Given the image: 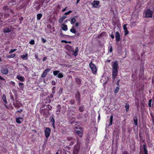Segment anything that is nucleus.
Returning a JSON list of instances; mask_svg holds the SVG:
<instances>
[{
    "label": "nucleus",
    "mask_w": 154,
    "mask_h": 154,
    "mask_svg": "<svg viewBox=\"0 0 154 154\" xmlns=\"http://www.w3.org/2000/svg\"><path fill=\"white\" fill-rule=\"evenodd\" d=\"M89 66L93 74H95L97 73V69L95 64L91 61L89 63Z\"/></svg>",
    "instance_id": "nucleus-1"
},
{
    "label": "nucleus",
    "mask_w": 154,
    "mask_h": 154,
    "mask_svg": "<svg viewBox=\"0 0 154 154\" xmlns=\"http://www.w3.org/2000/svg\"><path fill=\"white\" fill-rule=\"evenodd\" d=\"M152 11H151L150 9H148L145 12V17H152Z\"/></svg>",
    "instance_id": "nucleus-2"
},
{
    "label": "nucleus",
    "mask_w": 154,
    "mask_h": 154,
    "mask_svg": "<svg viewBox=\"0 0 154 154\" xmlns=\"http://www.w3.org/2000/svg\"><path fill=\"white\" fill-rule=\"evenodd\" d=\"M80 146L77 144L74 146V149L73 152V154H78L80 149Z\"/></svg>",
    "instance_id": "nucleus-3"
},
{
    "label": "nucleus",
    "mask_w": 154,
    "mask_h": 154,
    "mask_svg": "<svg viewBox=\"0 0 154 154\" xmlns=\"http://www.w3.org/2000/svg\"><path fill=\"white\" fill-rule=\"evenodd\" d=\"M100 2L98 1H94L92 3H91L93 8H99L100 6L99 5Z\"/></svg>",
    "instance_id": "nucleus-4"
},
{
    "label": "nucleus",
    "mask_w": 154,
    "mask_h": 154,
    "mask_svg": "<svg viewBox=\"0 0 154 154\" xmlns=\"http://www.w3.org/2000/svg\"><path fill=\"white\" fill-rule=\"evenodd\" d=\"M118 62L117 61H115L114 63L112 65V70H118Z\"/></svg>",
    "instance_id": "nucleus-5"
},
{
    "label": "nucleus",
    "mask_w": 154,
    "mask_h": 154,
    "mask_svg": "<svg viewBox=\"0 0 154 154\" xmlns=\"http://www.w3.org/2000/svg\"><path fill=\"white\" fill-rule=\"evenodd\" d=\"M51 130L49 128H47L45 130V135L46 138H48L50 134Z\"/></svg>",
    "instance_id": "nucleus-6"
},
{
    "label": "nucleus",
    "mask_w": 154,
    "mask_h": 154,
    "mask_svg": "<svg viewBox=\"0 0 154 154\" xmlns=\"http://www.w3.org/2000/svg\"><path fill=\"white\" fill-rule=\"evenodd\" d=\"M54 115H52L51 116H50L49 118L50 122L52 124V126L54 128H55L54 122L55 120L54 118Z\"/></svg>",
    "instance_id": "nucleus-7"
},
{
    "label": "nucleus",
    "mask_w": 154,
    "mask_h": 154,
    "mask_svg": "<svg viewBox=\"0 0 154 154\" xmlns=\"http://www.w3.org/2000/svg\"><path fill=\"white\" fill-rule=\"evenodd\" d=\"M75 97L76 98V100L78 101V103H79L80 102V94L79 91H77L76 93Z\"/></svg>",
    "instance_id": "nucleus-8"
},
{
    "label": "nucleus",
    "mask_w": 154,
    "mask_h": 154,
    "mask_svg": "<svg viewBox=\"0 0 154 154\" xmlns=\"http://www.w3.org/2000/svg\"><path fill=\"white\" fill-rule=\"evenodd\" d=\"M115 38L116 41L117 42H119L121 39L120 34L118 31L116 32Z\"/></svg>",
    "instance_id": "nucleus-9"
},
{
    "label": "nucleus",
    "mask_w": 154,
    "mask_h": 154,
    "mask_svg": "<svg viewBox=\"0 0 154 154\" xmlns=\"http://www.w3.org/2000/svg\"><path fill=\"white\" fill-rule=\"evenodd\" d=\"M118 70H112V78L114 80L118 76Z\"/></svg>",
    "instance_id": "nucleus-10"
},
{
    "label": "nucleus",
    "mask_w": 154,
    "mask_h": 154,
    "mask_svg": "<svg viewBox=\"0 0 154 154\" xmlns=\"http://www.w3.org/2000/svg\"><path fill=\"white\" fill-rule=\"evenodd\" d=\"M127 25V24H124L123 26V28L124 30V35L125 36H126L129 33V32L128 30L127 27H126V26Z\"/></svg>",
    "instance_id": "nucleus-11"
},
{
    "label": "nucleus",
    "mask_w": 154,
    "mask_h": 154,
    "mask_svg": "<svg viewBox=\"0 0 154 154\" xmlns=\"http://www.w3.org/2000/svg\"><path fill=\"white\" fill-rule=\"evenodd\" d=\"M51 70V69L48 68L46 69L43 72L42 75L41 77H45L47 74V73L49 72Z\"/></svg>",
    "instance_id": "nucleus-12"
},
{
    "label": "nucleus",
    "mask_w": 154,
    "mask_h": 154,
    "mask_svg": "<svg viewBox=\"0 0 154 154\" xmlns=\"http://www.w3.org/2000/svg\"><path fill=\"white\" fill-rule=\"evenodd\" d=\"M33 10L34 11H37L38 9V2H35L33 6Z\"/></svg>",
    "instance_id": "nucleus-13"
},
{
    "label": "nucleus",
    "mask_w": 154,
    "mask_h": 154,
    "mask_svg": "<svg viewBox=\"0 0 154 154\" xmlns=\"http://www.w3.org/2000/svg\"><path fill=\"white\" fill-rule=\"evenodd\" d=\"M8 4L10 6H12L16 5V3L15 0H9L8 1Z\"/></svg>",
    "instance_id": "nucleus-14"
},
{
    "label": "nucleus",
    "mask_w": 154,
    "mask_h": 154,
    "mask_svg": "<svg viewBox=\"0 0 154 154\" xmlns=\"http://www.w3.org/2000/svg\"><path fill=\"white\" fill-rule=\"evenodd\" d=\"M1 72L5 75L7 74L8 72V70L7 68L3 69L1 70Z\"/></svg>",
    "instance_id": "nucleus-15"
},
{
    "label": "nucleus",
    "mask_w": 154,
    "mask_h": 154,
    "mask_svg": "<svg viewBox=\"0 0 154 154\" xmlns=\"http://www.w3.org/2000/svg\"><path fill=\"white\" fill-rule=\"evenodd\" d=\"M16 122L18 124H20L23 121V119L21 117H19L16 119Z\"/></svg>",
    "instance_id": "nucleus-16"
},
{
    "label": "nucleus",
    "mask_w": 154,
    "mask_h": 154,
    "mask_svg": "<svg viewBox=\"0 0 154 154\" xmlns=\"http://www.w3.org/2000/svg\"><path fill=\"white\" fill-rule=\"evenodd\" d=\"M17 78L21 82H23L24 81L25 78L23 76L20 75H17Z\"/></svg>",
    "instance_id": "nucleus-17"
},
{
    "label": "nucleus",
    "mask_w": 154,
    "mask_h": 154,
    "mask_svg": "<svg viewBox=\"0 0 154 154\" xmlns=\"http://www.w3.org/2000/svg\"><path fill=\"white\" fill-rule=\"evenodd\" d=\"M3 9L5 11L9 12L8 10H10V8L7 5H5L3 7Z\"/></svg>",
    "instance_id": "nucleus-18"
},
{
    "label": "nucleus",
    "mask_w": 154,
    "mask_h": 154,
    "mask_svg": "<svg viewBox=\"0 0 154 154\" xmlns=\"http://www.w3.org/2000/svg\"><path fill=\"white\" fill-rule=\"evenodd\" d=\"M61 28L62 29L65 31H66L67 30V26L65 24H62L61 26Z\"/></svg>",
    "instance_id": "nucleus-19"
},
{
    "label": "nucleus",
    "mask_w": 154,
    "mask_h": 154,
    "mask_svg": "<svg viewBox=\"0 0 154 154\" xmlns=\"http://www.w3.org/2000/svg\"><path fill=\"white\" fill-rule=\"evenodd\" d=\"M11 29L9 28H6L3 30V32L4 33H8L11 31Z\"/></svg>",
    "instance_id": "nucleus-20"
},
{
    "label": "nucleus",
    "mask_w": 154,
    "mask_h": 154,
    "mask_svg": "<svg viewBox=\"0 0 154 154\" xmlns=\"http://www.w3.org/2000/svg\"><path fill=\"white\" fill-rule=\"evenodd\" d=\"M144 154H148L146 146L145 144H144L143 146Z\"/></svg>",
    "instance_id": "nucleus-21"
},
{
    "label": "nucleus",
    "mask_w": 154,
    "mask_h": 154,
    "mask_svg": "<svg viewBox=\"0 0 154 154\" xmlns=\"http://www.w3.org/2000/svg\"><path fill=\"white\" fill-rule=\"evenodd\" d=\"M57 109L56 111V113L58 114L60 111L61 107L60 105H58L57 106Z\"/></svg>",
    "instance_id": "nucleus-22"
},
{
    "label": "nucleus",
    "mask_w": 154,
    "mask_h": 154,
    "mask_svg": "<svg viewBox=\"0 0 154 154\" xmlns=\"http://www.w3.org/2000/svg\"><path fill=\"white\" fill-rule=\"evenodd\" d=\"M75 80L76 82V83L78 84V85H80L81 84V80L79 79V78H76L75 79Z\"/></svg>",
    "instance_id": "nucleus-23"
},
{
    "label": "nucleus",
    "mask_w": 154,
    "mask_h": 154,
    "mask_svg": "<svg viewBox=\"0 0 154 154\" xmlns=\"http://www.w3.org/2000/svg\"><path fill=\"white\" fill-rule=\"evenodd\" d=\"M28 54H26L25 55H23L21 56V58L23 60H26L28 58L27 57Z\"/></svg>",
    "instance_id": "nucleus-24"
},
{
    "label": "nucleus",
    "mask_w": 154,
    "mask_h": 154,
    "mask_svg": "<svg viewBox=\"0 0 154 154\" xmlns=\"http://www.w3.org/2000/svg\"><path fill=\"white\" fill-rule=\"evenodd\" d=\"M76 134L79 135L80 137H82V132L80 131H76Z\"/></svg>",
    "instance_id": "nucleus-25"
},
{
    "label": "nucleus",
    "mask_w": 154,
    "mask_h": 154,
    "mask_svg": "<svg viewBox=\"0 0 154 154\" xmlns=\"http://www.w3.org/2000/svg\"><path fill=\"white\" fill-rule=\"evenodd\" d=\"M113 116L111 115L110 116V122L109 124V126H110L112 125V121H113Z\"/></svg>",
    "instance_id": "nucleus-26"
},
{
    "label": "nucleus",
    "mask_w": 154,
    "mask_h": 154,
    "mask_svg": "<svg viewBox=\"0 0 154 154\" xmlns=\"http://www.w3.org/2000/svg\"><path fill=\"white\" fill-rule=\"evenodd\" d=\"M67 139L69 141H75V139L72 137H68Z\"/></svg>",
    "instance_id": "nucleus-27"
},
{
    "label": "nucleus",
    "mask_w": 154,
    "mask_h": 154,
    "mask_svg": "<svg viewBox=\"0 0 154 154\" xmlns=\"http://www.w3.org/2000/svg\"><path fill=\"white\" fill-rule=\"evenodd\" d=\"M2 98L3 101L5 102V103H7V101L6 100L5 96L4 94H3V95Z\"/></svg>",
    "instance_id": "nucleus-28"
},
{
    "label": "nucleus",
    "mask_w": 154,
    "mask_h": 154,
    "mask_svg": "<svg viewBox=\"0 0 154 154\" xmlns=\"http://www.w3.org/2000/svg\"><path fill=\"white\" fill-rule=\"evenodd\" d=\"M70 31L73 33H75L76 32L74 28V27H72L70 30Z\"/></svg>",
    "instance_id": "nucleus-29"
},
{
    "label": "nucleus",
    "mask_w": 154,
    "mask_h": 154,
    "mask_svg": "<svg viewBox=\"0 0 154 154\" xmlns=\"http://www.w3.org/2000/svg\"><path fill=\"white\" fill-rule=\"evenodd\" d=\"M125 109L126 112H128L129 110V105L128 104L126 103L125 106Z\"/></svg>",
    "instance_id": "nucleus-30"
},
{
    "label": "nucleus",
    "mask_w": 154,
    "mask_h": 154,
    "mask_svg": "<svg viewBox=\"0 0 154 154\" xmlns=\"http://www.w3.org/2000/svg\"><path fill=\"white\" fill-rule=\"evenodd\" d=\"M83 115L82 114H79V116L77 117V118L79 119H81L83 118Z\"/></svg>",
    "instance_id": "nucleus-31"
},
{
    "label": "nucleus",
    "mask_w": 154,
    "mask_h": 154,
    "mask_svg": "<svg viewBox=\"0 0 154 154\" xmlns=\"http://www.w3.org/2000/svg\"><path fill=\"white\" fill-rule=\"evenodd\" d=\"M16 54H13L9 55H7L6 56V57L8 58H13L15 57Z\"/></svg>",
    "instance_id": "nucleus-32"
},
{
    "label": "nucleus",
    "mask_w": 154,
    "mask_h": 154,
    "mask_svg": "<svg viewBox=\"0 0 154 154\" xmlns=\"http://www.w3.org/2000/svg\"><path fill=\"white\" fill-rule=\"evenodd\" d=\"M76 22V19H75L73 17L72 19H71V24H73L74 23H75Z\"/></svg>",
    "instance_id": "nucleus-33"
},
{
    "label": "nucleus",
    "mask_w": 154,
    "mask_h": 154,
    "mask_svg": "<svg viewBox=\"0 0 154 154\" xmlns=\"http://www.w3.org/2000/svg\"><path fill=\"white\" fill-rule=\"evenodd\" d=\"M60 72V71L57 70V71H53V74L54 75L56 76V75H58V74Z\"/></svg>",
    "instance_id": "nucleus-34"
},
{
    "label": "nucleus",
    "mask_w": 154,
    "mask_h": 154,
    "mask_svg": "<svg viewBox=\"0 0 154 154\" xmlns=\"http://www.w3.org/2000/svg\"><path fill=\"white\" fill-rule=\"evenodd\" d=\"M63 76V74L62 73H60V72L57 75V77L59 78H62Z\"/></svg>",
    "instance_id": "nucleus-35"
},
{
    "label": "nucleus",
    "mask_w": 154,
    "mask_h": 154,
    "mask_svg": "<svg viewBox=\"0 0 154 154\" xmlns=\"http://www.w3.org/2000/svg\"><path fill=\"white\" fill-rule=\"evenodd\" d=\"M84 109V106H80L79 107V110L80 112H82L83 111Z\"/></svg>",
    "instance_id": "nucleus-36"
},
{
    "label": "nucleus",
    "mask_w": 154,
    "mask_h": 154,
    "mask_svg": "<svg viewBox=\"0 0 154 154\" xmlns=\"http://www.w3.org/2000/svg\"><path fill=\"white\" fill-rule=\"evenodd\" d=\"M119 87H117L115 89L114 92L115 93H116L119 91Z\"/></svg>",
    "instance_id": "nucleus-37"
},
{
    "label": "nucleus",
    "mask_w": 154,
    "mask_h": 154,
    "mask_svg": "<svg viewBox=\"0 0 154 154\" xmlns=\"http://www.w3.org/2000/svg\"><path fill=\"white\" fill-rule=\"evenodd\" d=\"M55 89L56 87L55 86L53 87L52 88V92L53 94H54L55 93Z\"/></svg>",
    "instance_id": "nucleus-38"
},
{
    "label": "nucleus",
    "mask_w": 154,
    "mask_h": 154,
    "mask_svg": "<svg viewBox=\"0 0 154 154\" xmlns=\"http://www.w3.org/2000/svg\"><path fill=\"white\" fill-rule=\"evenodd\" d=\"M52 107H51L49 105H48L47 107H46V109L47 110L49 109L51 110L52 109Z\"/></svg>",
    "instance_id": "nucleus-39"
},
{
    "label": "nucleus",
    "mask_w": 154,
    "mask_h": 154,
    "mask_svg": "<svg viewBox=\"0 0 154 154\" xmlns=\"http://www.w3.org/2000/svg\"><path fill=\"white\" fill-rule=\"evenodd\" d=\"M72 11H68V12H66V13H65L64 14L65 15H68L69 14L71 13L72 12Z\"/></svg>",
    "instance_id": "nucleus-40"
},
{
    "label": "nucleus",
    "mask_w": 154,
    "mask_h": 154,
    "mask_svg": "<svg viewBox=\"0 0 154 154\" xmlns=\"http://www.w3.org/2000/svg\"><path fill=\"white\" fill-rule=\"evenodd\" d=\"M16 49H11L9 51V53L11 54L16 51Z\"/></svg>",
    "instance_id": "nucleus-41"
},
{
    "label": "nucleus",
    "mask_w": 154,
    "mask_h": 154,
    "mask_svg": "<svg viewBox=\"0 0 154 154\" xmlns=\"http://www.w3.org/2000/svg\"><path fill=\"white\" fill-rule=\"evenodd\" d=\"M19 85L21 87L23 88V83L19 82Z\"/></svg>",
    "instance_id": "nucleus-42"
},
{
    "label": "nucleus",
    "mask_w": 154,
    "mask_h": 154,
    "mask_svg": "<svg viewBox=\"0 0 154 154\" xmlns=\"http://www.w3.org/2000/svg\"><path fill=\"white\" fill-rule=\"evenodd\" d=\"M134 123L135 125H137V119H134Z\"/></svg>",
    "instance_id": "nucleus-43"
},
{
    "label": "nucleus",
    "mask_w": 154,
    "mask_h": 154,
    "mask_svg": "<svg viewBox=\"0 0 154 154\" xmlns=\"http://www.w3.org/2000/svg\"><path fill=\"white\" fill-rule=\"evenodd\" d=\"M75 102V100H72L70 101V103L72 105Z\"/></svg>",
    "instance_id": "nucleus-44"
},
{
    "label": "nucleus",
    "mask_w": 154,
    "mask_h": 154,
    "mask_svg": "<svg viewBox=\"0 0 154 154\" xmlns=\"http://www.w3.org/2000/svg\"><path fill=\"white\" fill-rule=\"evenodd\" d=\"M29 43L31 45H33L34 44V41L33 40H32Z\"/></svg>",
    "instance_id": "nucleus-45"
},
{
    "label": "nucleus",
    "mask_w": 154,
    "mask_h": 154,
    "mask_svg": "<svg viewBox=\"0 0 154 154\" xmlns=\"http://www.w3.org/2000/svg\"><path fill=\"white\" fill-rule=\"evenodd\" d=\"M63 20H64L62 18V17H61L60 18L59 20V22L60 23H61L63 21Z\"/></svg>",
    "instance_id": "nucleus-46"
},
{
    "label": "nucleus",
    "mask_w": 154,
    "mask_h": 154,
    "mask_svg": "<svg viewBox=\"0 0 154 154\" xmlns=\"http://www.w3.org/2000/svg\"><path fill=\"white\" fill-rule=\"evenodd\" d=\"M112 46H110V48H109V51L110 52V53H111L112 52Z\"/></svg>",
    "instance_id": "nucleus-47"
},
{
    "label": "nucleus",
    "mask_w": 154,
    "mask_h": 154,
    "mask_svg": "<svg viewBox=\"0 0 154 154\" xmlns=\"http://www.w3.org/2000/svg\"><path fill=\"white\" fill-rule=\"evenodd\" d=\"M152 102V100H150L149 101L148 105L149 106L151 107V103Z\"/></svg>",
    "instance_id": "nucleus-48"
},
{
    "label": "nucleus",
    "mask_w": 154,
    "mask_h": 154,
    "mask_svg": "<svg viewBox=\"0 0 154 154\" xmlns=\"http://www.w3.org/2000/svg\"><path fill=\"white\" fill-rule=\"evenodd\" d=\"M78 54V53L76 51H73V55L75 56H76Z\"/></svg>",
    "instance_id": "nucleus-49"
},
{
    "label": "nucleus",
    "mask_w": 154,
    "mask_h": 154,
    "mask_svg": "<svg viewBox=\"0 0 154 154\" xmlns=\"http://www.w3.org/2000/svg\"><path fill=\"white\" fill-rule=\"evenodd\" d=\"M51 83L53 85H56V82L54 80H52Z\"/></svg>",
    "instance_id": "nucleus-50"
},
{
    "label": "nucleus",
    "mask_w": 154,
    "mask_h": 154,
    "mask_svg": "<svg viewBox=\"0 0 154 154\" xmlns=\"http://www.w3.org/2000/svg\"><path fill=\"white\" fill-rule=\"evenodd\" d=\"M13 104H14V105L15 107H19V104L17 103H13Z\"/></svg>",
    "instance_id": "nucleus-51"
},
{
    "label": "nucleus",
    "mask_w": 154,
    "mask_h": 154,
    "mask_svg": "<svg viewBox=\"0 0 154 154\" xmlns=\"http://www.w3.org/2000/svg\"><path fill=\"white\" fill-rule=\"evenodd\" d=\"M19 20L20 21V23H21L22 22V21L23 20V17H21L19 18Z\"/></svg>",
    "instance_id": "nucleus-52"
},
{
    "label": "nucleus",
    "mask_w": 154,
    "mask_h": 154,
    "mask_svg": "<svg viewBox=\"0 0 154 154\" xmlns=\"http://www.w3.org/2000/svg\"><path fill=\"white\" fill-rule=\"evenodd\" d=\"M110 36L112 39H113L114 38V36L112 32Z\"/></svg>",
    "instance_id": "nucleus-53"
},
{
    "label": "nucleus",
    "mask_w": 154,
    "mask_h": 154,
    "mask_svg": "<svg viewBox=\"0 0 154 154\" xmlns=\"http://www.w3.org/2000/svg\"><path fill=\"white\" fill-rule=\"evenodd\" d=\"M74 141H71V142H70V143L69 144V145L71 146L72 145L74 144Z\"/></svg>",
    "instance_id": "nucleus-54"
},
{
    "label": "nucleus",
    "mask_w": 154,
    "mask_h": 154,
    "mask_svg": "<svg viewBox=\"0 0 154 154\" xmlns=\"http://www.w3.org/2000/svg\"><path fill=\"white\" fill-rule=\"evenodd\" d=\"M24 67L26 69V71H28V69L27 67L26 66H25L24 65H23Z\"/></svg>",
    "instance_id": "nucleus-55"
},
{
    "label": "nucleus",
    "mask_w": 154,
    "mask_h": 154,
    "mask_svg": "<svg viewBox=\"0 0 154 154\" xmlns=\"http://www.w3.org/2000/svg\"><path fill=\"white\" fill-rule=\"evenodd\" d=\"M42 40L43 43H45L46 42V40L43 38H42Z\"/></svg>",
    "instance_id": "nucleus-56"
},
{
    "label": "nucleus",
    "mask_w": 154,
    "mask_h": 154,
    "mask_svg": "<svg viewBox=\"0 0 154 154\" xmlns=\"http://www.w3.org/2000/svg\"><path fill=\"white\" fill-rule=\"evenodd\" d=\"M54 94H53V93L51 94L50 95V97L51 98H52L53 97H54Z\"/></svg>",
    "instance_id": "nucleus-57"
},
{
    "label": "nucleus",
    "mask_w": 154,
    "mask_h": 154,
    "mask_svg": "<svg viewBox=\"0 0 154 154\" xmlns=\"http://www.w3.org/2000/svg\"><path fill=\"white\" fill-rule=\"evenodd\" d=\"M120 80L119 79L117 80V85L118 86L119 85V83L120 82Z\"/></svg>",
    "instance_id": "nucleus-58"
},
{
    "label": "nucleus",
    "mask_w": 154,
    "mask_h": 154,
    "mask_svg": "<svg viewBox=\"0 0 154 154\" xmlns=\"http://www.w3.org/2000/svg\"><path fill=\"white\" fill-rule=\"evenodd\" d=\"M23 111V110L22 109H20V110H17V112H19V113H21Z\"/></svg>",
    "instance_id": "nucleus-59"
},
{
    "label": "nucleus",
    "mask_w": 154,
    "mask_h": 154,
    "mask_svg": "<svg viewBox=\"0 0 154 154\" xmlns=\"http://www.w3.org/2000/svg\"><path fill=\"white\" fill-rule=\"evenodd\" d=\"M42 16V14H41L39 13V20L41 19Z\"/></svg>",
    "instance_id": "nucleus-60"
},
{
    "label": "nucleus",
    "mask_w": 154,
    "mask_h": 154,
    "mask_svg": "<svg viewBox=\"0 0 154 154\" xmlns=\"http://www.w3.org/2000/svg\"><path fill=\"white\" fill-rule=\"evenodd\" d=\"M75 51H76V52H77L78 53V47H76L75 49Z\"/></svg>",
    "instance_id": "nucleus-61"
},
{
    "label": "nucleus",
    "mask_w": 154,
    "mask_h": 154,
    "mask_svg": "<svg viewBox=\"0 0 154 154\" xmlns=\"http://www.w3.org/2000/svg\"><path fill=\"white\" fill-rule=\"evenodd\" d=\"M67 8V7H66V8H64L63 10H62V12H64V11H65L66 10V9Z\"/></svg>",
    "instance_id": "nucleus-62"
},
{
    "label": "nucleus",
    "mask_w": 154,
    "mask_h": 154,
    "mask_svg": "<svg viewBox=\"0 0 154 154\" xmlns=\"http://www.w3.org/2000/svg\"><path fill=\"white\" fill-rule=\"evenodd\" d=\"M61 42H65V43H68L67 42L66 40H62L61 41Z\"/></svg>",
    "instance_id": "nucleus-63"
},
{
    "label": "nucleus",
    "mask_w": 154,
    "mask_h": 154,
    "mask_svg": "<svg viewBox=\"0 0 154 154\" xmlns=\"http://www.w3.org/2000/svg\"><path fill=\"white\" fill-rule=\"evenodd\" d=\"M9 12H11V13H14V11L11 9H10V11Z\"/></svg>",
    "instance_id": "nucleus-64"
}]
</instances>
